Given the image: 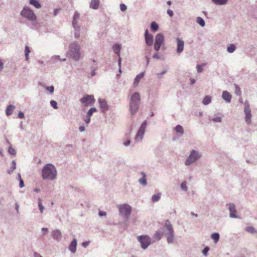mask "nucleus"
I'll return each mask as SVG.
<instances>
[{"instance_id":"nucleus-59","label":"nucleus","mask_w":257,"mask_h":257,"mask_svg":"<svg viewBox=\"0 0 257 257\" xmlns=\"http://www.w3.org/2000/svg\"><path fill=\"white\" fill-rule=\"evenodd\" d=\"M130 144V141H127L126 142H124L123 143L124 145L125 146H128Z\"/></svg>"},{"instance_id":"nucleus-48","label":"nucleus","mask_w":257,"mask_h":257,"mask_svg":"<svg viewBox=\"0 0 257 257\" xmlns=\"http://www.w3.org/2000/svg\"><path fill=\"white\" fill-rule=\"evenodd\" d=\"M209 250V247H206L204 248V249L203 250L202 252L204 255H206L207 253V252Z\"/></svg>"},{"instance_id":"nucleus-4","label":"nucleus","mask_w":257,"mask_h":257,"mask_svg":"<svg viewBox=\"0 0 257 257\" xmlns=\"http://www.w3.org/2000/svg\"><path fill=\"white\" fill-rule=\"evenodd\" d=\"M80 102L85 106L93 105L95 101L93 95L86 94L80 99Z\"/></svg>"},{"instance_id":"nucleus-1","label":"nucleus","mask_w":257,"mask_h":257,"mask_svg":"<svg viewBox=\"0 0 257 257\" xmlns=\"http://www.w3.org/2000/svg\"><path fill=\"white\" fill-rule=\"evenodd\" d=\"M56 175V171L53 165L47 164L43 169L42 177L43 179L54 180Z\"/></svg>"},{"instance_id":"nucleus-36","label":"nucleus","mask_w":257,"mask_h":257,"mask_svg":"<svg viewBox=\"0 0 257 257\" xmlns=\"http://www.w3.org/2000/svg\"><path fill=\"white\" fill-rule=\"evenodd\" d=\"M246 231L250 233H255V229L252 226H248L246 228Z\"/></svg>"},{"instance_id":"nucleus-18","label":"nucleus","mask_w":257,"mask_h":257,"mask_svg":"<svg viewBox=\"0 0 257 257\" xmlns=\"http://www.w3.org/2000/svg\"><path fill=\"white\" fill-rule=\"evenodd\" d=\"M77 241L76 239H74L69 245V249L73 253H75L76 250Z\"/></svg>"},{"instance_id":"nucleus-27","label":"nucleus","mask_w":257,"mask_h":257,"mask_svg":"<svg viewBox=\"0 0 257 257\" xmlns=\"http://www.w3.org/2000/svg\"><path fill=\"white\" fill-rule=\"evenodd\" d=\"M142 174L143 175V177L142 178L140 179L139 182L143 185H146L147 184V182L145 179L146 175L144 172H142Z\"/></svg>"},{"instance_id":"nucleus-13","label":"nucleus","mask_w":257,"mask_h":257,"mask_svg":"<svg viewBox=\"0 0 257 257\" xmlns=\"http://www.w3.org/2000/svg\"><path fill=\"white\" fill-rule=\"evenodd\" d=\"M146 42L147 45L151 46L153 42V36L151 34H148V30H146L145 34Z\"/></svg>"},{"instance_id":"nucleus-63","label":"nucleus","mask_w":257,"mask_h":257,"mask_svg":"<svg viewBox=\"0 0 257 257\" xmlns=\"http://www.w3.org/2000/svg\"><path fill=\"white\" fill-rule=\"evenodd\" d=\"M16 209L17 212H18V210H19V205L17 204H16Z\"/></svg>"},{"instance_id":"nucleus-5","label":"nucleus","mask_w":257,"mask_h":257,"mask_svg":"<svg viewBox=\"0 0 257 257\" xmlns=\"http://www.w3.org/2000/svg\"><path fill=\"white\" fill-rule=\"evenodd\" d=\"M117 207L120 214H124L127 218L128 217L132 212V207L129 205L121 204L118 205Z\"/></svg>"},{"instance_id":"nucleus-37","label":"nucleus","mask_w":257,"mask_h":257,"mask_svg":"<svg viewBox=\"0 0 257 257\" xmlns=\"http://www.w3.org/2000/svg\"><path fill=\"white\" fill-rule=\"evenodd\" d=\"M38 201H39L38 206H39V209L40 210L41 213H42L43 211V210L44 209V207L42 205V200H41V198L38 199Z\"/></svg>"},{"instance_id":"nucleus-61","label":"nucleus","mask_w":257,"mask_h":257,"mask_svg":"<svg viewBox=\"0 0 257 257\" xmlns=\"http://www.w3.org/2000/svg\"><path fill=\"white\" fill-rule=\"evenodd\" d=\"M153 57L154 58H159V56L158 55V54H154L153 56Z\"/></svg>"},{"instance_id":"nucleus-62","label":"nucleus","mask_w":257,"mask_h":257,"mask_svg":"<svg viewBox=\"0 0 257 257\" xmlns=\"http://www.w3.org/2000/svg\"><path fill=\"white\" fill-rule=\"evenodd\" d=\"M58 11V10H57H57H55L54 11V14L55 15H57Z\"/></svg>"},{"instance_id":"nucleus-41","label":"nucleus","mask_w":257,"mask_h":257,"mask_svg":"<svg viewBox=\"0 0 257 257\" xmlns=\"http://www.w3.org/2000/svg\"><path fill=\"white\" fill-rule=\"evenodd\" d=\"M50 103H51V105H52V106L54 108H55V109L57 108V102L55 101L52 100V101H51Z\"/></svg>"},{"instance_id":"nucleus-19","label":"nucleus","mask_w":257,"mask_h":257,"mask_svg":"<svg viewBox=\"0 0 257 257\" xmlns=\"http://www.w3.org/2000/svg\"><path fill=\"white\" fill-rule=\"evenodd\" d=\"M144 76V72H142L140 74L138 75L134 80V85L135 87L138 86L140 80Z\"/></svg>"},{"instance_id":"nucleus-49","label":"nucleus","mask_w":257,"mask_h":257,"mask_svg":"<svg viewBox=\"0 0 257 257\" xmlns=\"http://www.w3.org/2000/svg\"><path fill=\"white\" fill-rule=\"evenodd\" d=\"M18 117L20 118H23L24 117V114L23 112H20L19 113H18Z\"/></svg>"},{"instance_id":"nucleus-54","label":"nucleus","mask_w":257,"mask_h":257,"mask_svg":"<svg viewBox=\"0 0 257 257\" xmlns=\"http://www.w3.org/2000/svg\"><path fill=\"white\" fill-rule=\"evenodd\" d=\"M167 13L170 16H172L173 15V11L170 10H168Z\"/></svg>"},{"instance_id":"nucleus-20","label":"nucleus","mask_w":257,"mask_h":257,"mask_svg":"<svg viewBox=\"0 0 257 257\" xmlns=\"http://www.w3.org/2000/svg\"><path fill=\"white\" fill-rule=\"evenodd\" d=\"M99 5V0H91L90 7L93 9H97Z\"/></svg>"},{"instance_id":"nucleus-56","label":"nucleus","mask_w":257,"mask_h":257,"mask_svg":"<svg viewBox=\"0 0 257 257\" xmlns=\"http://www.w3.org/2000/svg\"><path fill=\"white\" fill-rule=\"evenodd\" d=\"M34 255V257H42L39 253L37 252H35Z\"/></svg>"},{"instance_id":"nucleus-40","label":"nucleus","mask_w":257,"mask_h":257,"mask_svg":"<svg viewBox=\"0 0 257 257\" xmlns=\"http://www.w3.org/2000/svg\"><path fill=\"white\" fill-rule=\"evenodd\" d=\"M205 65V63H203L201 65H198L197 66L196 68H197V71L199 73H200L202 71V68Z\"/></svg>"},{"instance_id":"nucleus-9","label":"nucleus","mask_w":257,"mask_h":257,"mask_svg":"<svg viewBox=\"0 0 257 257\" xmlns=\"http://www.w3.org/2000/svg\"><path fill=\"white\" fill-rule=\"evenodd\" d=\"M200 157L199 154L194 150H192L185 162L186 165H189Z\"/></svg>"},{"instance_id":"nucleus-30","label":"nucleus","mask_w":257,"mask_h":257,"mask_svg":"<svg viewBox=\"0 0 257 257\" xmlns=\"http://www.w3.org/2000/svg\"><path fill=\"white\" fill-rule=\"evenodd\" d=\"M211 97H210L209 96H206L203 100V103L204 105L208 104L211 102Z\"/></svg>"},{"instance_id":"nucleus-34","label":"nucleus","mask_w":257,"mask_h":257,"mask_svg":"<svg viewBox=\"0 0 257 257\" xmlns=\"http://www.w3.org/2000/svg\"><path fill=\"white\" fill-rule=\"evenodd\" d=\"M25 57L26 60H28L29 59V54L30 52V48L28 46H26L25 47Z\"/></svg>"},{"instance_id":"nucleus-42","label":"nucleus","mask_w":257,"mask_h":257,"mask_svg":"<svg viewBox=\"0 0 257 257\" xmlns=\"http://www.w3.org/2000/svg\"><path fill=\"white\" fill-rule=\"evenodd\" d=\"M181 187L183 190L186 191L187 190V186H186V182H184L182 183V184L181 185Z\"/></svg>"},{"instance_id":"nucleus-43","label":"nucleus","mask_w":257,"mask_h":257,"mask_svg":"<svg viewBox=\"0 0 257 257\" xmlns=\"http://www.w3.org/2000/svg\"><path fill=\"white\" fill-rule=\"evenodd\" d=\"M120 9L121 11H125L126 10V6L124 4H121L120 5Z\"/></svg>"},{"instance_id":"nucleus-10","label":"nucleus","mask_w":257,"mask_h":257,"mask_svg":"<svg viewBox=\"0 0 257 257\" xmlns=\"http://www.w3.org/2000/svg\"><path fill=\"white\" fill-rule=\"evenodd\" d=\"M146 125H147V123H146V121L144 122L142 124L141 126H140V127L138 132L137 136L136 137V140H142L143 137L145 133V129L146 127Z\"/></svg>"},{"instance_id":"nucleus-24","label":"nucleus","mask_w":257,"mask_h":257,"mask_svg":"<svg viewBox=\"0 0 257 257\" xmlns=\"http://www.w3.org/2000/svg\"><path fill=\"white\" fill-rule=\"evenodd\" d=\"M163 235V232L157 231L154 235V238L157 240H160Z\"/></svg>"},{"instance_id":"nucleus-38","label":"nucleus","mask_w":257,"mask_h":257,"mask_svg":"<svg viewBox=\"0 0 257 257\" xmlns=\"http://www.w3.org/2000/svg\"><path fill=\"white\" fill-rule=\"evenodd\" d=\"M235 49V46L234 45H230L227 47V51L229 53H232Z\"/></svg>"},{"instance_id":"nucleus-44","label":"nucleus","mask_w":257,"mask_h":257,"mask_svg":"<svg viewBox=\"0 0 257 257\" xmlns=\"http://www.w3.org/2000/svg\"><path fill=\"white\" fill-rule=\"evenodd\" d=\"M9 152L12 154V155H15L16 153V152L15 151V150L12 148H10L9 150Z\"/></svg>"},{"instance_id":"nucleus-32","label":"nucleus","mask_w":257,"mask_h":257,"mask_svg":"<svg viewBox=\"0 0 257 257\" xmlns=\"http://www.w3.org/2000/svg\"><path fill=\"white\" fill-rule=\"evenodd\" d=\"M97 109L95 107H91L87 112V116L90 117L92 115L93 112H96Z\"/></svg>"},{"instance_id":"nucleus-45","label":"nucleus","mask_w":257,"mask_h":257,"mask_svg":"<svg viewBox=\"0 0 257 257\" xmlns=\"http://www.w3.org/2000/svg\"><path fill=\"white\" fill-rule=\"evenodd\" d=\"M54 87L53 86H51L49 87H47V89L50 92L52 93L54 91Z\"/></svg>"},{"instance_id":"nucleus-52","label":"nucleus","mask_w":257,"mask_h":257,"mask_svg":"<svg viewBox=\"0 0 257 257\" xmlns=\"http://www.w3.org/2000/svg\"><path fill=\"white\" fill-rule=\"evenodd\" d=\"M90 117L87 116L86 118L85 119V122L86 123H88L90 122Z\"/></svg>"},{"instance_id":"nucleus-8","label":"nucleus","mask_w":257,"mask_h":257,"mask_svg":"<svg viewBox=\"0 0 257 257\" xmlns=\"http://www.w3.org/2000/svg\"><path fill=\"white\" fill-rule=\"evenodd\" d=\"M164 43V37L162 34H158L155 38L154 48L158 51L161 46Z\"/></svg>"},{"instance_id":"nucleus-6","label":"nucleus","mask_w":257,"mask_h":257,"mask_svg":"<svg viewBox=\"0 0 257 257\" xmlns=\"http://www.w3.org/2000/svg\"><path fill=\"white\" fill-rule=\"evenodd\" d=\"M165 227H166L168 232L166 233V235H167V240L169 243H171L173 241V233L174 231L173 230L172 226L171 224L170 221L169 220H167L165 223Z\"/></svg>"},{"instance_id":"nucleus-22","label":"nucleus","mask_w":257,"mask_h":257,"mask_svg":"<svg viewBox=\"0 0 257 257\" xmlns=\"http://www.w3.org/2000/svg\"><path fill=\"white\" fill-rule=\"evenodd\" d=\"M53 237L56 239H59L61 237V232L58 230H54L53 232Z\"/></svg>"},{"instance_id":"nucleus-11","label":"nucleus","mask_w":257,"mask_h":257,"mask_svg":"<svg viewBox=\"0 0 257 257\" xmlns=\"http://www.w3.org/2000/svg\"><path fill=\"white\" fill-rule=\"evenodd\" d=\"M244 112L245 115V121L247 124H249L251 122V110L248 105L245 106Z\"/></svg>"},{"instance_id":"nucleus-39","label":"nucleus","mask_w":257,"mask_h":257,"mask_svg":"<svg viewBox=\"0 0 257 257\" xmlns=\"http://www.w3.org/2000/svg\"><path fill=\"white\" fill-rule=\"evenodd\" d=\"M235 94L238 95H240L241 92V90H240V89L239 87V86L238 85L235 84Z\"/></svg>"},{"instance_id":"nucleus-14","label":"nucleus","mask_w":257,"mask_h":257,"mask_svg":"<svg viewBox=\"0 0 257 257\" xmlns=\"http://www.w3.org/2000/svg\"><path fill=\"white\" fill-rule=\"evenodd\" d=\"M98 102H99L100 107V109H101V110L103 112L106 111L108 108V106H107V103H106V101L104 99L99 98L98 99Z\"/></svg>"},{"instance_id":"nucleus-28","label":"nucleus","mask_w":257,"mask_h":257,"mask_svg":"<svg viewBox=\"0 0 257 257\" xmlns=\"http://www.w3.org/2000/svg\"><path fill=\"white\" fill-rule=\"evenodd\" d=\"M161 197V193H158L157 194L154 195L152 197V200L155 202L158 201Z\"/></svg>"},{"instance_id":"nucleus-3","label":"nucleus","mask_w":257,"mask_h":257,"mask_svg":"<svg viewBox=\"0 0 257 257\" xmlns=\"http://www.w3.org/2000/svg\"><path fill=\"white\" fill-rule=\"evenodd\" d=\"M68 55L75 60L79 59L80 57V46L77 43L74 42L70 45Z\"/></svg>"},{"instance_id":"nucleus-21","label":"nucleus","mask_w":257,"mask_h":257,"mask_svg":"<svg viewBox=\"0 0 257 257\" xmlns=\"http://www.w3.org/2000/svg\"><path fill=\"white\" fill-rule=\"evenodd\" d=\"M15 106L12 105H9L6 110V112L7 115L9 116L13 113V111L14 110Z\"/></svg>"},{"instance_id":"nucleus-57","label":"nucleus","mask_w":257,"mask_h":257,"mask_svg":"<svg viewBox=\"0 0 257 257\" xmlns=\"http://www.w3.org/2000/svg\"><path fill=\"white\" fill-rule=\"evenodd\" d=\"M3 69V63L0 60V71H1Z\"/></svg>"},{"instance_id":"nucleus-60","label":"nucleus","mask_w":257,"mask_h":257,"mask_svg":"<svg viewBox=\"0 0 257 257\" xmlns=\"http://www.w3.org/2000/svg\"><path fill=\"white\" fill-rule=\"evenodd\" d=\"M190 81H191V83L192 84H194V83H195V80L194 79H191L190 80Z\"/></svg>"},{"instance_id":"nucleus-31","label":"nucleus","mask_w":257,"mask_h":257,"mask_svg":"<svg viewBox=\"0 0 257 257\" xmlns=\"http://www.w3.org/2000/svg\"><path fill=\"white\" fill-rule=\"evenodd\" d=\"M151 30L153 31H157L158 29V25L155 22L151 23Z\"/></svg>"},{"instance_id":"nucleus-25","label":"nucleus","mask_w":257,"mask_h":257,"mask_svg":"<svg viewBox=\"0 0 257 257\" xmlns=\"http://www.w3.org/2000/svg\"><path fill=\"white\" fill-rule=\"evenodd\" d=\"M113 50L115 53L119 55L120 51V46L118 44L114 45L113 46Z\"/></svg>"},{"instance_id":"nucleus-16","label":"nucleus","mask_w":257,"mask_h":257,"mask_svg":"<svg viewBox=\"0 0 257 257\" xmlns=\"http://www.w3.org/2000/svg\"><path fill=\"white\" fill-rule=\"evenodd\" d=\"M222 98L227 102H230L232 98L231 94L226 91L222 92Z\"/></svg>"},{"instance_id":"nucleus-26","label":"nucleus","mask_w":257,"mask_h":257,"mask_svg":"<svg viewBox=\"0 0 257 257\" xmlns=\"http://www.w3.org/2000/svg\"><path fill=\"white\" fill-rule=\"evenodd\" d=\"M211 238L213 239L215 243H217L219 239V235L218 233H214L211 234Z\"/></svg>"},{"instance_id":"nucleus-51","label":"nucleus","mask_w":257,"mask_h":257,"mask_svg":"<svg viewBox=\"0 0 257 257\" xmlns=\"http://www.w3.org/2000/svg\"><path fill=\"white\" fill-rule=\"evenodd\" d=\"M42 230L43 231V234L45 235L48 232V229L47 228H42Z\"/></svg>"},{"instance_id":"nucleus-15","label":"nucleus","mask_w":257,"mask_h":257,"mask_svg":"<svg viewBox=\"0 0 257 257\" xmlns=\"http://www.w3.org/2000/svg\"><path fill=\"white\" fill-rule=\"evenodd\" d=\"M229 209L230 211V216L232 218L237 217L236 213V209L235 205L233 204H229Z\"/></svg>"},{"instance_id":"nucleus-23","label":"nucleus","mask_w":257,"mask_h":257,"mask_svg":"<svg viewBox=\"0 0 257 257\" xmlns=\"http://www.w3.org/2000/svg\"><path fill=\"white\" fill-rule=\"evenodd\" d=\"M30 4L37 9L41 8L40 4L37 0H30Z\"/></svg>"},{"instance_id":"nucleus-33","label":"nucleus","mask_w":257,"mask_h":257,"mask_svg":"<svg viewBox=\"0 0 257 257\" xmlns=\"http://www.w3.org/2000/svg\"><path fill=\"white\" fill-rule=\"evenodd\" d=\"M212 2L216 5H224L225 4L227 0H212Z\"/></svg>"},{"instance_id":"nucleus-47","label":"nucleus","mask_w":257,"mask_h":257,"mask_svg":"<svg viewBox=\"0 0 257 257\" xmlns=\"http://www.w3.org/2000/svg\"><path fill=\"white\" fill-rule=\"evenodd\" d=\"M213 120L215 122H221V118L220 117H217L213 118Z\"/></svg>"},{"instance_id":"nucleus-12","label":"nucleus","mask_w":257,"mask_h":257,"mask_svg":"<svg viewBox=\"0 0 257 257\" xmlns=\"http://www.w3.org/2000/svg\"><path fill=\"white\" fill-rule=\"evenodd\" d=\"M177 52L178 53H181L183 52L184 50V41L181 39L178 38L177 39Z\"/></svg>"},{"instance_id":"nucleus-46","label":"nucleus","mask_w":257,"mask_h":257,"mask_svg":"<svg viewBox=\"0 0 257 257\" xmlns=\"http://www.w3.org/2000/svg\"><path fill=\"white\" fill-rule=\"evenodd\" d=\"M77 21H76V19H75V18L74 17V19H73V21L72 22V25L74 27V28L76 30V28H77V26H76V24H77Z\"/></svg>"},{"instance_id":"nucleus-53","label":"nucleus","mask_w":257,"mask_h":257,"mask_svg":"<svg viewBox=\"0 0 257 257\" xmlns=\"http://www.w3.org/2000/svg\"><path fill=\"white\" fill-rule=\"evenodd\" d=\"M99 215L100 216H105L106 215V213L105 212H102V211H99Z\"/></svg>"},{"instance_id":"nucleus-55","label":"nucleus","mask_w":257,"mask_h":257,"mask_svg":"<svg viewBox=\"0 0 257 257\" xmlns=\"http://www.w3.org/2000/svg\"><path fill=\"white\" fill-rule=\"evenodd\" d=\"M89 243V241H85L82 243V245L84 247H86Z\"/></svg>"},{"instance_id":"nucleus-29","label":"nucleus","mask_w":257,"mask_h":257,"mask_svg":"<svg viewBox=\"0 0 257 257\" xmlns=\"http://www.w3.org/2000/svg\"><path fill=\"white\" fill-rule=\"evenodd\" d=\"M175 130L177 133H180L181 135H182L184 133L183 132V128L180 125H177L175 127Z\"/></svg>"},{"instance_id":"nucleus-17","label":"nucleus","mask_w":257,"mask_h":257,"mask_svg":"<svg viewBox=\"0 0 257 257\" xmlns=\"http://www.w3.org/2000/svg\"><path fill=\"white\" fill-rule=\"evenodd\" d=\"M22 16H33V12L28 8H24L21 12Z\"/></svg>"},{"instance_id":"nucleus-50","label":"nucleus","mask_w":257,"mask_h":257,"mask_svg":"<svg viewBox=\"0 0 257 257\" xmlns=\"http://www.w3.org/2000/svg\"><path fill=\"white\" fill-rule=\"evenodd\" d=\"M24 186V181H23V180L21 178H20V187L21 188H22Z\"/></svg>"},{"instance_id":"nucleus-64","label":"nucleus","mask_w":257,"mask_h":257,"mask_svg":"<svg viewBox=\"0 0 257 257\" xmlns=\"http://www.w3.org/2000/svg\"><path fill=\"white\" fill-rule=\"evenodd\" d=\"M167 4H168V5H170L171 4V2L170 1H168Z\"/></svg>"},{"instance_id":"nucleus-2","label":"nucleus","mask_w":257,"mask_h":257,"mask_svg":"<svg viewBox=\"0 0 257 257\" xmlns=\"http://www.w3.org/2000/svg\"><path fill=\"white\" fill-rule=\"evenodd\" d=\"M141 100L140 94L134 93L131 96L130 103V110L132 115H134L138 110Z\"/></svg>"},{"instance_id":"nucleus-35","label":"nucleus","mask_w":257,"mask_h":257,"mask_svg":"<svg viewBox=\"0 0 257 257\" xmlns=\"http://www.w3.org/2000/svg\"><path fill=\"white\" fill-rule=\"evenodd\" d=\"M196 22L202 27H203L205 25L204 21L201 18V17H198Z\"/></svg>"},{"instance_id":"nucleus-58","label":"nucleus","mask_w":257,"mask_h":257,"mask_svg":"<svg viewBox=\"0 0 257 257\" xmlns=\"http://www.w3.org/2000/svg\"><path fill=\"white\" fill-rule=\"evenodd\" d=\"M79 130L81 131V132H83L85 130V127L83 126H81L79 127Z\"/></svg>"},{"instance_id":"nucleus-7","label":"nucleus","mask_w":257,"mask_h":257,"mask_svg":"<svg viewBox=\"0 0 257 257\" xmlns=\"http://www.w3.org/2000/svg\"><path fill=\"white\" fill-rule=\"evenodd\" d=\"M143 248L146 249L151 243V239L148 235H141L138 237Z\"/></svg>"}]
</instances>
